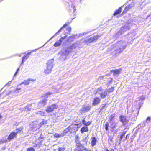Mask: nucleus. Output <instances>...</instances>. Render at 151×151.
Listing matches in <instances>:
<instances>
[{
	"label": "nucleus",
	"mask_w": 151,
	"mask_h": 151,
	"mask_svg": "<svg viewBox=\"0 0 151 151\" xmlns=\"http://www.w3.org/2000/svg\"><path fill=\"white\" fill-rule=\"evenodd\" d=\"M78 124H71L64 129L65 133L66 134L68 132L70 133H76L78 129Z\"/></svg>",
	"instance_id": "nucleus-1"
},
{
	"label": "nucleus",
	"mask_w": 151,
	"mask_h": 151,
	"mask_svg": "<svg viewBox=\"0 0 151 151\" xmlns=\"http://www.w3.org/2000/svg\"><path fill=\"white\" fill-rule=\"evenodd\" d=\"M100 37L101 36L99 35H97L90 37H89V36H88L86 37V39L83 40V43L86 45H88L91 43L96 42L100 38Z\"/></svg>",
	"instance_id": "nucleus-2"
},
{
	"label": "nucleus",
	"mask_w": 151,
	"mask_h": 151,
	"mask_svg": "<svg viewBox=\"0 0 151 151\" xmlns=\"http://www.w3.org/2000/svg\"><path fill=\"white\" fill-rule=\"evenodd\" d=\"M17 134L14 131L11 132L8 136L6 139L3 142H9L15 138H17Z\"/></svg>",
	"instance_id": "nucleus-3"
},
{
	"label": "nucleus",
	"mask_w": 151,
	"mask_h": 151,
	"mask_svg": "<svg viewBox=\"0 0 151 151\" xmlns=\"http://www.w3.org/2000/svg\"><path fill=\"white\" fill-rule=\"evenodd\" d=\"M53 68L52 63L50 61L48 62L47 63V65L46 69L45 70L44 72L45 73L48 74L50 73Z\"/></svg>",
	"instance_id": "nucleus-4"
},
{
	"label": "nucleus",
	"mask_w": 151,
	"mask_h": 151,
	"mask_svg": "<svg viewBox=\"0 0 151 151\" xmlns=\"http://www.w3.org/2000/svg\"><path fill=\"white\" fill-rule=\"evenodd\" d=\"M57 107L58 105L56 104H52L47 106L45 111L48 113H50L57 109Z\"/></svg>",
	"instance_id": "nucleus-5"
},
{
	"label": "nucleus",
	"mask_w": 151,
	"mask_h": 151,
	"mask_svg": "<svg viewBox=\"0 0 151 151\" xmlns=\"http://www.w3.org/2000/svg\"><path fill=\"white\" fill-rule=\"evenodd\" d=\"M85 147L81 142L78 141L76 142V148L74 149L77 151H84Z\"/></svg>",
	"instance_id": "nucleus-6"
},
{
	"label": "nucleus",
	"mask_w": 151,
	"mask_h": 151,
	"mask_svg": "<svg viewBox=\"0 0 151 151\" xmlns=\"http://www.w3.org/2000/svg\"><path fill=\"white\" fill-rule=\"evenodd\" d=\"M67 36V35L65 34L64 36L61 37L58 41H57L54 44V46L56 47L60 46L63 41L64 40Z\"/></svg>",
	"instance_id": "nucleus-7"
},
{
	"label": "nucleus",
	"mask_w": 151,
	"mask_h": 151,
	"mask_svg": "<svg viewBox=\"0 0 151 151\" xmlns=\"http://www.w3.org/2000/svg\"><path fill=\"white\" fill-rule=\"evenodd\" d=\"M101 101V99L99 97H95L92 101V106H94L98 105L100 103Z\"/></svg>",
	"instance_id": "nucleus-8"
},
{
	"label": "nucleus",
	"mask_w": 151,
	"mask_h": 151,
	"mask_svg": "<svg viewBox=\"0 0 151 151\" xmlns=\"http://www.w3.org/2000/svg\"><path fill=\"white\" fill-rule=\"evenodd\" d=\"M134 6V5L132 4H129L126 6L123 10L121 15H122L126 14L128 11H129Z\"/></svg>",
	"instance_id": "nucleus-9"
},
{
	"label": "nucleus",
	"mask_w": 151,
	"mask_h": 151,
	"mask_svg": "<svg viewBox=\"0 0 151 151\" xmlns=\"http://www.w3.org/2000/svg\"><path fill=\"white\" fill-rule=\"evenodd\" d=\"M119 119L123 125H125L128 122V120L127 119V117L125 116L120 115L119 116Z\"/></svg>",
	"instance_id": "nucleus-10"
},
{
	"label": "nucleus",
	"mask_w": 151,
	"mask_h": 151,
	"mask_svg": "<svg viewBox=\"0 0 151 151\" xmlns=\"http://www.w3.org/2000/svg\"><path fill=\"white\" fill-rule=\"evenodd\" d=\"M35 79L29 78L27 80H24L23 82L21 83L20 85H21L22 84H24L25 86L28 85L29 84L30 81L34 82L35 81Z\"/></svg>",
	"instance_id": "nucleus-11"
},
{
	"label": "nucleus",
	"mask_w": 151,
	"mask_h": 151,
	"mask_svg": "<svg viewBox=\"0 0 151 151\" xmlns=\"http://www.w3.org/2000/svg\"><path fill=\"white\" fill-rule=\"evenodd\" d=\"M122 70V68H119L118 69L113 70L111 71L113 73L114 76H118Z\"/></svg>",
	"instance_id": "nucleus-12"
},
{
	"label": "nucleus",
	"mask_w": 151,
	"mask_h": 151,
	"mask_svg": "<svg viewBox=\"0 0 151 151\" xmlns=\"http://www.w3.org/2000/svg\"><path fill=\"white\" fill-rule=\"evenodd\" d=\"M47 99H43L42 100L38 102V104L40 106H44L47 104Z\"/></svg>",
	"instance_id": "nucleus-13"
},
{
	"label": "nucleus",
	"mask_w": 151,
	"mask_h": 151,
	"mask_svg": "<svg viewBox=\"0 0 151 151\" xmlns=\"http://www.w3.org/2000/svg\"><path fill=\"white\" fill-rule=\"evenodd\" d=\"M66 134L65 133V130H64L62 133L60 134L55 133L54 134V136L55 138H60L63 137Z\"/></svg>",
	"instance_id": "nucleus-14"
},
{
	"label": "nucleus",
	"mask_w": 151,
	"mask_h": 151,
	"mask_svg": "<svg viewBox=\"0 0 151 151\" xmlns=\"http://www.w3.org/2000/svg\"><path fill=\"white\" fill-rule=\"evenodd\" d=\"M122 10V8L121 7H119L118 9L116 10L113 14V15L115 16L120 14Z\"/></svg>",
	"instance_id": "nucleus-15"
},
{
	"label": "nucleus",
	"mask_w": 151,
	"mask_h": 151,
	"mask_svg": "<svg viewBox=\"0 0 151 151\" xmlns=\"http://www.w3.org/2000/svg\"><path fill=\"white\" fill-rule=\"evenodd\" d=\"M91 145L92 146L95 145L97 142V140L96 138L94 137H91Z\"/></svg>",
	"instance_id": "nucleus-16"
},
{
	"label": "nucleus",
	"mask_w": 151,
	"mask_h": 151,
	"mask_svg": "<svg viewBox=\"0 0 151 151\" xmlns=\"http://www.w3.org/2000/svg\"><path fill=\"white\" fill-rule=\"evenodd\" d=\"M76 39L75 36L74 35L68 37L67 39L68 42L71 43L73 41Z\"/></svg>",
	"instance_id": "nucleus-17"
},
{
	"label": "nucleus",
	"mask_w": 151,
	"mask_h": 151,
	"mask_svg": "<svg viewBox=\"0 0 151 151\" xmlns=\"http://www.w3.org/2000/svg\"><path fill=\"white\" fill-rule=\"evenodd\" d=\"M88 127L86 126L82 127L80 130L81 132L82 133H83L85 132H88Z\"/></svg>",
	"instance_id": "nucleus-18"
},
{
	"label": "nucleus",
	"mask_w": 151,
	"mask_h": 151,
	"mask_svg": "<svg viewBox=\"0 0 151 151\" xmlns=\"http://www.w3.org/2000/svg\"><path fill=\"white\" fill-rule=\"evenodd\" d=\"M126 132V131H123L120 135L119 138V142H121L122 141V139L124 137Z\"/></svg>",
	"instance_id": "nucleus-19"
},
{
	"label": "nucleus",
	"mask_w": 151,
	"mask_h": 151,
	"mask_svg": "<svg viewBox=\"0 0 151 151\" xmlns=\"http://www.w3.org/2000/svg\"><path fill=\"white\" fill-rule=\"evenodd\" d=\"M107 94V91H105L103 92H101L99 94V95L101 97L102 99L105 98Z\"/></svg>",
	"instance_id": "nucleus-20"
},
{
	"label": "nucleus",
	"mask_w": 151,
	"mask_h": 151,
	"mask_svg": "<svg viewBox=\"0 0 151 151\" xmlns=\"http://www.w3.org/2000/svg\"><path fill=\"white\" fill-rule=\"evenodd\" d=\"M91 109V107L90 106H88L84 107L82 109V111L83 113L88 111Z\"/></svg>",
	"instance_id": "nucleus-21"
},
{
	"label": "nucleus",
	"mask_w": 151,
	"mask_h": 151,
	"mask_svg": "<svg viewBox=\"0 0 151 151\" xmlns=\"http://www.w3.org/2000/svg\"><path fill=\"white\" fill-rule=\"evenodd\" d=\"M30 53H28L26 55H24L22 58V64L29 57V55Z\"/></svg>",
	"instance_id": "nucleus-22"
},
{
	"label": "nucleus",
	"mask_w": 151,
	"mask_h": 151,
	"mask_svg": "<svg viewBox=\"0 0 151 151\" xmlns=\"http://www.w3.org/2000/svg\"><path fill=\"white\" fill-rule=\"evenodd\" d=\"M70 22H66L65 23L63 26L60 28V29L58 30V32H60L62 29H63L64 27L67 26H68L70 24Z\"/></svg>",
	"instance_id": "nucleus-23"
},
{
	"label": "nucleus",
	"mask_w": 151,
	"mask_h": 151,
	"mask_svg": "<svg viewBox=\"0 0 151 151\" xmlns=\"http://www.w3.org/2000/svg\"><path fill=\"white\" fill-rule=\"evenodd\" d=\"M23 129V127H19L18 128H16V132L15 133H16V134H17V133H20Z\"/></svg>",
	"instance_id": "nucleus-24"
},
{
	"label": "nucleus",
	"mask_w": 151,
	"mask_h": 151,
	"mask_svg": "<svg viewBox=\"0 0 151 151\" xmlns=\"http://www.w3.org/2000/svg\"><path fill=\"white\" fill-rule=\"evenodd\" d=\"M111 131H114V129L116 128V124L115 123H113L111 124Z\"/></svg>",
	"instance_id": "nucleus-25"
},
{
	"label": "nucleus",
	"mask_w": 151,
	"mask_h": 151,
	"mask_svg": "<svg viewBox=\"0 0 151 151\" xmlns=\"http://www.w3.org/2000/svg\"><path fill=\"white\" fill-rule=\"evenodd\" d=\"M74 44H73L70 46H69L67 48V49H69L70 51L72 52V50L73 49V48H75L76 47H74Z\"/></svg>",
	"instance_id": "nucleus-26"
},
{
	"label": "nucleus",
	"mask_w": 151,
	"mask_h": 151,
	"mask_svg": "<svg viewBox=\"0 0 151 151\" xmlns=\"http://www.w3.org/2000/svg\"><path fill=\"white\" fill-rule=\"evenodd\" d=\"M109 123L108 122H106V123L105 125V129L106 131H108L109 130Z\"/></svg>",
	"instance_id": "nucleus-27"
},
{
	"label": "nucleus",
	"mask_w": 151,
	"mask_h": 151,
	"mask_svg": "<svg viewBox=\"0 0 151 151\" xmlns=\"http://www.w3.org/2000/svg\"><path fill=\"white\" fill-rule=\"evenodd\" d=\"M114 90V87H111L109 88L108 90L106 91H107V94H109L110 93L112 92Z\"/></svg>",
	"instance_id": "nucleus-28"
},
{
	"label": "nucleus",
	"mask_w": 151,
	"mask_h": 151,
	"mask_svg": "<svg viewBox=\"0 0 151 151\" xmlns=\"http://www.w3.org/2000/svg\"><path fill=\"white\" fill-rule=\"evenodd\" d=\"M115 116V114H112L111 115L110 117V118L109 119V121H110V122H111V121L114 119Z\"/></svg>",
	"instance_id": "nucleus-29"
},
{
	"label": "nucleus",
	"mask_w": 151,
	"mask_h": 151,
	"mask_svg": "<svg viewBox=\"0 0 151 151\" xmlns=\"http://www.w3.org/2000/svg\"><path fill=\"white\" fill-rule=\"evenodd\" d=\"M35 149L32 147H30L27 148L26 151H35Z\"/></svg>",
	"instance_id": "nucleus-30"
},
{
	"label": "nucleus",
	"mask_w": 151,
	"mask_h": 151,
	"mask_svg": "<svg viewBox=\"0 0 151 151\" xmlns=\"http://www.w3.org/2000/svg\"><path fill=\"white\" fill-rule=\"evenodd\" d=\"M52 94V93L51 92H48L44 94V96H45L46 97H47L49 96Z\"/></svg>",
	"instance_id": "nucleus-31"
},
{
	"label": "nucleus",
	"mask_w": 151,
	"mask_h": 151,
	"mask_svg": "<svg viewBox=\"0 0 151 151\" xmlns=\"http://www.w3.org/2000/svg\"><path fill=\"white\" fill-rule=\"evenodd\" d=\"M66 148L64 147H60L58 148V151H64L65 150Z\"/></svg>",
	"instance_id": "nucleus-32"
},
{
	"label": "nucleus",
	"mask_w": 151,
	"mask_h": 151,
	"mask_svg": "<svg viewBox=\"0 0 151 151\" xmlns=\"http://www.w3.org/2000/svg\"><path fill=\"white\" fill-rule=\"evenodd\" d=\"M106 104H102L103 106H102L100 109L101 110H103L105 108H106Z\"/></svg>",
	"instance_id": "nucleus-33"
},
{
	"label": "nucleus",
	"mask_w": 151,
	"mask_h": 151,
	"mask_svg": "<svg viewBox=\"0 0 151 151\" xmlns=\"http://www.w3.org/2000/svg\"><path fill=\"white\" fill-rule=\"evenodd\" d=\"M102 88L101 87H99L97 89V91L95 93V94H96L98 93L99 91H101L102 90Z\"/></svg>",
	"instance_id": "nucleus-34"
},
{
	"label": "nucleus",
	"mask_w": 151,
	"mask_h": 151,
	"mask_svg": "<svg viewBox=\"0 0 151 151\" xmlns=\"http://www.w3.org/2000/svg\"><path fill=\"white\" fill-rule=\"evenodd\" d=\"M91 124V122L90 121H88L87 122H86L84 124V125L86 127L90 125Z\"/></svg>",
	"instance_id": "nucleus-35"
},
{
	"label": "nucleus",
	"mask_w": 151,
	"mask_h": 151,
	"mask_svg": "<svg viewBox=\"0 0 151 151\" xmlns=\"http://www.w3.org/2000/svg\"><path fill=\"white\" fill-rule=\"evenodd\" d=\"M151 121V119L150 117H148L146 119V122H150Z\"/></svg>",
	"instance_id": "nucleus-36"
},
{
	"label": "nucleus",
	"mask_w": 151,
	"mask_h": 151,
	"mask_svg": "<svg viewBox=\"0 0 151 151\" xmlns=\"http://www.w3.org/2000/svg\"><path fill=\"white\" fill-rule=\"evenodd\" d=\"M113 137H109L108 139V140L110 141L111 142H113Z\"/></svg>",
	"instance_id": "nucleus-37"
},
{
	"label": "nucleus",
	"mask_w": 151,
	"mask_h": 151,
	"mask_svg": "<svg viewBox=\"0 0 151 151\" xmlns=\"http://www.w3.org/2000/svg\"><path fill=\"white\" fill-rule=\"evenodd\" d=\"M130 136V134H127L125 137V140H127L128 138H129V137Z\"/></svg>",
	"instance_id": "nucleus-38"
},
{
	"label": "nucleus",
	"mask_w": 151,
	"mask_h": 151,
	"mask_svg": "<svg viewBox=\"0 0 151 151\" xmlns=\"http://www.w3.org/2000/svg\"><path fill=\"white\" fill-rule=\"evenodd\" d=\"M67 30L69 32H70L71 30V28L70 27H68L67 29Z\"/></svg>",
	"instance_id": "nucleus-39"
},
{
	"label": "nucleus",
	"mask_w": 151,
	"mask_h": 151,
	"mask_svg": "<svg viewBox=\"0 0 151 151\" xmlns=\"http://www.w3.org/2000/svg\"><path fill=\"white\" fill-rule=\"evenodd\" d=\"M126 47V46L124 45H123L122 47H120L119 48V49H120V50H121V49H124ZM122 50H120V51L119 52V53H120Z\"/></svg>",
	"instance_id": "nucleus-40"
},
{
	"label": "nucleus",
	"mask_w": 151,
	"mask_h": 151,
	"mask_svg": "<svg viewBox=\"0 0 151 151\" xmlns=\"http://www.w3.org/2000/svg\"><path fill=\"white\" fill-rule=\"evenodd\" d=\"M82 123L84 125V124L86 123L85 119L83 118V119L82 121Z\"/></svg>",
	"instance_id": "nucleus-41"
},
{
	"label": "nucleus",
	"mask_w": 151,
	"mask_h": 151,
	"mask_svg": "<svg viewBox=\"0 0 151 151\" xmlns=\"http://www.w3.org/2000/svg\"><path fill=\"white\" fill-rule=\"evenodd\" d=\"M84 151H90V150H88L87 148L84 147Z\"/></svg>",
	"instance_id": "nucleus-42"
},
{
	"label": "nucleus",
	"mask_w": 151,
	"mask_h": 151,
	"mask_svg": "<svg viewBox=\"0 0 151 151\" xmlns=\"http://www.w3.org/2000/svg\"><path fill=\"white\" fill-rule=\"evenodd\" d=\"M19 70V68H18L17 69V70L16 72H15V73L14 75H16L17 74V71H18V70Z\"/></svg>",
	"instance_id": "nucleus-43"
},
{
	"label": "nucleus",
	"mask_w": 151,
	"mask_h": 151,
	"mask_svg": "<svg viewBox=\"0 0 151 151\" xmlns=\"http://www.w3.org/2000/svg\"><path fill=\"white\" fill-rule=\"evenodd\" d=\"M135 137V135H134L133 136H132V138L133 139H134V138Z\"/></svg>",
	"instance_id": "nucleus-44"
},
{
	"label": "nucleus",
	"mask_w": 151,
	"mask_h": 151,
	"mask_svg": "<svg viewBox=\"0 0 151 151\" xmlns=\"http://www.w3.org/2000/svg\"><path fill=\"white\" fill-rule=\"evenodd\" d=\"M21 89V88H16V91H18V90H20Z\"/></svg>",
	"instance_id": "nucleus-45"
},
{
	"label": "nucleus",
	"mask_w": 151,
	"mask_h": 151,
	"mask_svg": "<svg viewBox=\"0 0 151 151\" xmlns=\"http://www.w3.org/2000/svg\"><path fill=\"white\" fill-rule=\"evenodd\" d=\"M66 52H67V54H68L69 53V51H68L67 50H65V51Z\"/></svg>",
	"instance_id": "nucleus-46"
},
{
	"label": "nucleus",
	"mask_w": 151,
	"mask_h": 151,
	"mask_svg": "<svg viewBox=\"0 0 151 151\" xmlns=\"http://www.w3.org/2000/svg\"><path fill=\"white\" fill-rule=\"evenodd\" d=\"M2 118V116L1 115V114H0V119H1Z\"/></svg>",
	"instance_id": "nucleus-47"
},
{
	"label": "nucleus",
	"mask_w": 151,
	"mask_h": 151,
	"mask_svg": "<svg viewBox=\"0 0 151 151\" xmlns=\"http://www.w3.org/2000/svg\"><path fill=\"white\" fill-rule=\"evenodd\" d=\"M111 80L110 81V82H109V83L112 82V78H111Z\"/></svg>",
	"instance_id": "nucleus-48"
},
{
	"label": "nucleus",
	"mask_w": 151,
	"mask_h": 151,
	"mask_svg": "<svg viewBox=\"0 0 151 151\" xmlns=\"http://www.w3.org/2000/svg\"><path fill=\"white\" fill-rule=\"evenodd\" d=\"M104 76H101L100 77H101L102 78H103V77H104Z\"/></svg>",
	"instance_id": "nucleus-49"
},
{
	"label": "nucleus",
	"mask_w": 151,
	"mask_h": 151,
	"mask_svg": "<svg viewBox=\"0 0 151 151\" xmlns=\"http://www.w3.org/2000/svg\"><path fill=\"white\" fill-rule=\"evenodd\" d=\"M37 146V145L36 144L35 147H36Z\"/></svg>",
	"instance_id": "nucleus-50"
}]
</instances>
